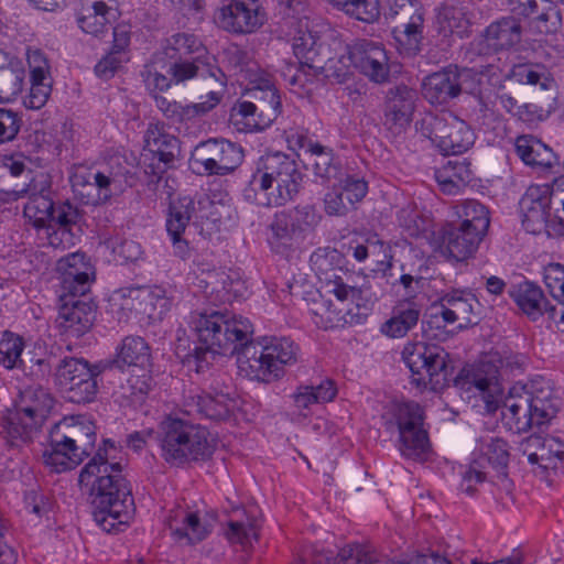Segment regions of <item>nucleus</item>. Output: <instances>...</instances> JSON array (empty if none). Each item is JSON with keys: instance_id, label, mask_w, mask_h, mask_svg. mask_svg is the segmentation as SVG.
Segmentation results:
<instances>
[{"instance_id": "39448f33", "label": "nucleus", "mask_w": 564, "mask_h": 564, "mask_svg": "<svg viewBox=\"0 0 564 564\" xmlns=\"http://www.w3.org/2000/svg\"><path fill=\"white\" fill-rule=\"evenodd\" d=\"M29 200L24 205L23 214L36 228H54L48 236L50 245L57 247L62 237L70 234V226L77 224L80 215L78 209L69 202L56 203L53 198L52 185L47 176L40 175L25 183Z\"/></svg>"}, {"instance_id": "774afa93", "label": "nucleus", "mask_w": 564, "mask_h": 564, "mask_svg": "<svg viewBox=\"0 0 564 564\" xmlns=\"http://www.w3.org/2000/svg\"><path fill=\"white\" fill-rule=\"evenodd\" d=\"M336 185L343 189V193L348 202L354 206L360 202L368 192V184L364 178L354 175L345 174L339 175L336 180Z\"/></svg>"}, {"instance_id": "f8f14e48", "label": "nucleus", "mask_w": 564, "mask_h": 564, "mask_svg": "<svg viewBox=\"0 0 564 564\" xmlns=\"http://www.w3.org/2000/svg\"><path fill=\"white\" fill-rule=\"evenodd\" d=\"M141 76L148 90L153 94L158 109L173 123H184L204 116L220 101V96L216 91H210L207 95V100L203 102L182 105L175 100H167L156 93L171 88L174 84L171 75H164L154 66L147 65L141 72Z\"/></svg>"}, {"instance_id": "49530a36", "label": "nucleus", "mask_w": 564, "mask_h": 564, "mask_svg": "<svg viewBox=\"0 0 564 564\" xmlns=\"http://www.w3.org/2000/svg\"><path fill=\"white\" fill-rule=\"evenodd\" d=\"M145 141L149 149L166 169L172 167L181 155L180 140L156 127L148 129Z\"/></svg>"}, {"instance_id": "dca6fc26", "label": "nucleus", "mask_w": 564, "mask_h": 564, "mask_svg": "<svg viewBox=\"0 0 564 564\" xmlns=\"http://www.w3.org/2000/svg\"><path fill=\"white\" fill-rule=\"evenodd\" d=\"M98 373L97 367H90L85 359L65 357L56 366L55 377L66 399L80 404L95 400Z\"/></svg>"}, {"instance_id": "20e7f679", "label": "nucleus", "mask_w": 564, "mask_h": 564, "mask_svg": "<svg viewBox=\"0 0 564 564\" xmlns=\"http://www.w3.org/2000/svg\"><path fill=\"white\" fill-rule=\"evenodd\" d=\"M464 377L456 380V386L466 390L476 389L485 402V410L494 414L501 408L503 424L516 433L527 432L533 426H539L531 411L528 398L514 391V386L503 400L498 398L501 387L498 380L499 369L492 361H480L470 370H464Z\"/></svg>"}, {"instance_id": "c9c22d12", "label": "nucleus", "mask_w": 564, "mask_h": 564, "mask_svg": "<svg viewBox=\"0 0 564 564\" xmlns=\"http://www.w3.org/2000/svg\"><path fill=\"white\" fill-rule=\"evenodd\" d=\"M121 366L135 367L147 371L151 366V350L141 336H127L117 348L116 359L108 367L106 373L115 376Z\"/></svg>"}, {"instance_id": "e2e57ef3", "label": "nucleus", "mask_w": 564, "mask_h": 564, "mask_svg": "<svg viewBox=\"0 0 564 564\" xmlns=\"http://www.w3.org/2000/svg\"><path fill=\"white\" fill-rule=\"evenodd\" d=\"M23 124L20 112L8 108H0V145L17 139Z\"/></svg>"}, {"instance_id": "1a4fd4ad", "label": "nucleus", "mask_w": 564, "mask_h": 564, "mask_svg": "<svg viewBox=\"0 0 564 564\" xmlns=\"http://www.w3.org/2000/svg\"><path fill=\"white\" fill-rule=\"evenodd\" d=\"M321 219L322 216L312 205H299L275 213L269 226L271 247L282 254L297 250Z\"/></svg>"}, {"instance_id": "5fc2aeb1", "label": "nucleus", "mask_w": 564, "mask_h": 564, "mask_svg": "<svg viewBox=\"0 0 564 564\" xmlns=\"http://www.w3.org/2000/svg\"><path fill=\"white\" fill-rule=\"evenodd\" d=\"M245 519L230 520L226 536L231 543L251 545L252 541L259 540L260 523L256 516L243 511Z\"/></svg>"}, {"instance_id": "6e6d98bb", "label": "nucleus", "mask_w": 564, "mask_h": 564, "mask_svg": "<svg viewBox=\"0 0 564 564\" xmlns=\"http://www.w3.org/2000/svg\"><path fill=\"white\" fill-rule=\"evenodd\" d=\"M349 17L365 23H373L380 17L379 0H329Z\"/></svg>"}, {"instance_id": "de8ad7c7", "label": "nucleus", "mask_w": 564, "mask_h": 564, "mask_svg": "<svg viewBox=\"0 0 564 564\" xmlns=\"http://www.w3.org/2000/svg\"><path fill=\"white\" fill-rule=\"evenodd\" d=\"M456 214L459 217L457 226L467 230L485 236L489 225V212L487 207L478 200L468 199L456 207Z\"/></svg>"}, {"instance_id": "69168bd1", "label": "nucleus", "mask_w": 564, "mask_h": 564, "mask_svg": "<svg viewBox=\"0 0 564 564\" xmlns=\"http://www.w3.org/2000/svg\"><path fill=\"white\" fill-rule=\"evenodd\" d=\"M314 312L315 315L321 318V321H316L315 323L325 329L336 327L340 323L352 321L350 311L344 314L341 308L334 307L329 301H324Z\"/></svg>"}, {"instance_id": "864d4df0", "label": "nucleus", "mask_w": 564, "mask_h": 564, "mask_svg": "<svg viewBox=\"0 0 564 564\" xmlns=\"http://www.w3.org/2000/svg\"><path fill=\"white\" fill-rule=\"evenodd\" d=\"M169 59L184 58L186 54H206L202 41L194 34L176 33L169 37L162 47Z\"/></svg>"}, {"instance_id": "7c9ffc66", "label": "nucleus", "mask_w": 564, "mask_h": 564, "mask_svg": "<svg viewBox=\"0 0 564 564\" xmlns=\"http://www.w3.org/2000/svg\"><path fill=\"white\" fill-rule=\"evenodd\" d=\"M510 296L514 300L519 308L532 321H536L544 313L557 322L558 310L551 305L544 297L543 291L534 283L524 281L512 285L509 290Z\"/></svg>"}, {"instance_id": "2f4dec72", "label": "nucleus", "mask_w": 564, "mask_h": 564, "mask_svg": "<svg viewBox=\"0 0 564 564\" xmlns=\"http://www.w3.org/2000/svg\"><path fill=\"white\" fill-rule=\"evenodd\" d=\"M44 463L56 473L74 469L84 457L55 424L50 431V443L43 452Z\"/></svg>"}, {"instance_id": "a18cd8bd", "label": "nucleus", "mask_w": 564, "mask_h": 564, "mask_svg": "<svg viewBox=\"0 0 564 564\" xmlns=\"http://www.w3.org/2000/svg\"><path fill=\"white\" fill-rule=\"evenodd\" d=\"M421 315V307L411 301L399 303L390 319L381 326V332L391 338H401L416 326Z\"/></svg>"}, {"instance_id": "cd10ccee", "label": "nucleus", "mask_w": 564, "mask_h": 564, "mask_svg": "<svg viewBox=\"0 0 564 564\" xmlns=\"http://www.w3.org/2000/svg\"><path fill=\"white\" fill-rule=\"evenodd\" d=\"M416 99V91L406 85L390 87L384 96V126L398 132L409 126Z\"/></svg>"}, {"instance_id": "f704fd0d", "label": "nucleus", "mask_w": 564, "mask_h": 564, "mask_svg": "<svg viewBox=\"0 0 564 564\" xmlns=\"http://www.w3.org/2000/svg\"><path fill=\"white\" fill-rule=\"evenodd\" d=\"M514 391L528 398V403L539 426L554 417L560 409V399L549 383H532L529 388L514 386Z\"/></svg>"}, {"instance_id": "052dcab7", "label": "nucleus", "mask_w": 564, "mask_h": 564, "mask_svg": "<svg viewBox=\"0 0 564 564\" xmlns=\"http://www.w3.org/2000/svg\"><path fill=\"white\" fill-rule=\"evenodd\" d=\"M110 176L111 173H105L104 170L94 172L91 204L106 203L113 194L122 192L118 187L119 181Z\"/></svg>"}, {"instance_id": "b1692460", "label": "nucleus", "mask_w": 564, "mask_h": 564, "mask_svg": "<svg viewBox=\"0 0 564 564\" xmlns=\"http://www.w3.org/2000/svg\"><path fill=\"white\" fill-rule=\"evenodd\" d=\"M390 18H398L392 33L398 42L410 50L417 51L423 39L424 18L416 0H394L390 7Z\"/></svg>"}, {"instance_id": "603ef678", "label": "nucleus", "mask_w": 564, "mask_h": 564, "mask_svg": "<svg viewBox=\"0 0 564 564\" xmlns=\"http://www.w3.org/2000/svg\"><path fill=\"white\" fill-rule=\"evenodd\" d=\"M24 338L11 330H4L0 339V366L7 370L23 367Z\"/></svg>"}, {"instance_id": "a211bd4d", "label": "nucleus", "mask_w": 564, "mask_h": 564, "mask_svg": "<svg viewBox=\"0 0 564 564\" xmlns=\"http://www.w3.org/2000/svg\"><path fill=\"white\" fill-rule=\"evenodd\" d=\"M473 76V69L449 65L424 78L422 95L431 105H448L463 91H468L469 87L467 84Z\"/></svg>"}, {"instance_id": "09e8293b", "label": "nucleus", "mask_w": 564, "mask_h": 564, "mask_svg": "<svg viewBox=\"0 0 564 564\" xmlns=\"http://www.w3.org/2000/svg\"><path fill=\"white\" fill-rule=\"evenodd\" d=\"M2 426L8 442L17 447L31 442L41 429L31 419H26L25 415L17 410L9 412L8 416L3 420Z\"/></svg>"}, {"instance_id": "4d7b16f0", "label": "nucleus", "mask_w": 564, "mask_h": 564, "mask_svg": "<svg viewBox=\"0 0 564 564\" xmlns=\"http://www.w3.org/2000/svg\"><path fill=\"white\" fill-rule=\"evenodd\" d=\"M150 377L145 372L141 376L129 375L124 376L123 380L120 379L119 386L115 389V393L122 399L139 401L150 391Z\"/></svg>"}, {"instance_id": "37998d69", "label": "nucleus", "mask_w": 564, "mask_h": 564, "mask_svg": "<svg viewBox=\"0 0 564 564\" xmlns=\"http://www.w3.org/2000/svg\"><path fill=\"white\" fill-rule=\"evenodd\" d=\"M337 390L332 380H325L317 386H300L292 394L293 405L296 412L307 417L315 404L332 401Z\"/></svg>"}, {"instance_id": "ddd939ff", "label": "nucleus", "mask_w": 564, "mask_h": 564, "mask_svg": "<svg viewBox=\"0 0 564 564\" xmlns=\"http://www.w3.org/2000/svg\"><path fill=\"white\" fill-rule=\"evenodd\" d=\"M322 44L311 31L300 30L293 41V52L297 63L285 62L281 70L284 82L291 90L304 94L311 90L310 85L318 76L322 68Z\"/></svg>"}, {"instance_id": "58836bf2", "label": "nucleus", "mask_w": 564, "mask_h": 564, "mask_svg": "<svg viewBox=\"0 0 564 564\" xmlns=\"http://www.w3.org/2000/svg\"><path fill=\"white\" fill-rule=\"evenodd\" d=\"M522 28L514 17L502 18L489 24L482 43L487 48L499 52L508 51L521 42Z\"/></svg>"}, {"instance_id": "4be33fe9", "label": "nucleus", "mask_w": 564, "mask_h": 564, "mask_svg": "<svg viewBox=\"0 0 564 564\" xmlns=\"http://www.w3.org/2000/svg\"><path fill=\"white\" fill-rule=\"evenodd\" d=\"M347 61L375 83H384L389 77V58L384 47L378 42L357 40L348 47Z\"/></svg>"}, {"instance_id": "473e14b6", "label": "nucleus", "mask_w": 564, "mask_h": 564, "mask_svg": "<svg viewBox=\"0 0 564 564\" xmlns=\"http://www.w3.org/2000/svg\"><path fill=\"white\" fill-rule=\"evenodd\" d=\"M482 238L454 223L447 224L443 228L441 252L448 259L464 261L476 252Z\"/></svg>"}, {"instance_id": "7ed1b4c3", "label": "nucleus", "mask_w": 564, "mask_h": 564, "mask_svg": "<svg viewBox=\"0 0 564 564\" xmlns=\"http://www.w3.org/2000/svg\"><path fill=\"white\" fill-rule=\"evenodd\" d=\"M198 344L182 354L181 344L176 346V355L188 367L194 366L199 372L207 367L216 355L242 356L248 346H252L253 326L243 316L228 312L200 314L195 326Z\"/></svg>"}, {"instance_id": "72a5a7b5", "label": "nucleus", "mask_w": 564, "mask_h": 564, "mask_svg": "<svg viewBox=\"0 0 564 564\" xmlns=\"http://www.w3.org/2000/svg\"><path fill=\"white\" fill-rule=\"evenodd\" d=\"M263 182V174L256 172L248 185L242 191L243 198L250 203L262 207L283 206L295 196L285 192L272 180Z\"/></svg>"}, {"instance_id": "393cba45", "label": "nucleus", "mask_w": 564, "mask_h": 564, "mask_svg": "<svg viewBox=\"0 0 564 564\" xmlns=\"http://www.w3.org/2000/svg\"><path fill=\"white\" fill-rule=\"evenodd\" d=\"M62 274V294L86 296L94 281L95 270L83 252H74L57 262Z\"/></svg>"}, {"instance_id": "13d9d810", "label": "nucleus", "mask_w": 564, "mask_h": 564, "mask_svg": "<svg viewBox=\"0 0 564 564\" xmlns=\"http://www.w3.org/2000/svg\"><path fill=\"white\" fill-rule=\"evenodd\" d=\"M544 282L552 297L563 307L558 318L564 322V265L550 263L544 268Z\"/></svg>"}, {"instance_id": "c756f323", "label": "nucleus", "mask_w": 564, "mask_h": 564, "mask_svg": "<svg viewBox=\"0 0 564 564\" xmlns=\"http://www.w3.org/2000/svg\"><path fill=\"white\" fill-rule=\"evenodd\" d=\"M513 15L530 19L540 33L555 32L561 19L560 11L547 0H508Z\"/></svg>"}, {"instance_id": "423d86ee", "label": "nucleus", "mask_w": 564, "mask_h": 564, "mask_svg": "<svg viewBox=\"0 0 564 564\" xmlns=\"http://www.w3.org/2000/svg\"><path fill=\"white\" fill-rule=\"evenodd\" d=\"M162 457L171 465L204 460L214 451V440L206 427L180 417H166L160 426Z\"/></svg>"}, {"instance_id": "5701e85b", "label": "nucleus", "mask_w": 564, "mask_h": 564, "mask_svg": "<svg viewBox=\"0 0 564 564\" xmlns=\"http://www.w3.org/2000/svg\"><path fill=\"white\" fill-rule=\"evenodd\" d=\"M509 458V446L503 438L486 434L477 440L473 460L481 468L491 466L497 471L495 484L507 494H510L513 487L507 473Z\"/></svg>"}, {"instance_id": "2eb2a0df", "label": "nucleus", "mask_w": 564, "mask_h": 564, "mask_svg": "<svg viewBox=\"0 0 564 564\" xmlns=\"http://www.w3.org/2000/svg\"><path fill=\"white\" fill-rule=\"evenodd\" d=\"M252 100L239 101L232 109L234 117H241L249 131H262L270 127L282 112L279 90L270 82L249 89Z\"/></svg>"}, {"instance_id": "680f3d73", "label": "nucleus", "mask_w": 564, "mask_h": 564, "mask_svg": "<svg viewBox=\"0 0 564 564\" xmlns=\"http://www.w3.org/2000/svg\"><path fill=\"white\" fill-rule=\"evenodd\" d=\"M350 66L352 64L347 61V55H341L338 58H329L327 62L322 58V68L318 75H324L328 80L343 84L347 82L351 75Z\"/></svg>"}, {"instance_id": "4c0bfd02", "label": "nucleus", "mask_w": 564, "mask_h": 564, "mask_svg": "<svg viewBox=\"0 0 564 564\" xmlns=\"http://www.w3.org/2000/svg\"><path fill=\"white\" fill-rule=\"evenodd\" d=\"M54 406V398L40 386H30L20 391L15 410L42 427Z\"/></svg>"}, {"instance_id": "6e6552de", "label": "nucleus", "mask_w": 564, "mask_h": 564, "mask_svg": "<svg viewBox=\"0 0 564 564\" xmlns=\"http://www.w3.org/2000/svg\"><path fill=\"white\" fill-rule=\"evenodd\" d=\"M402 357L412 373V383L417 388L440 391L449 384L448 354L444 348L421 341L408 344Z\"/></svg>"}, {"instance_id": "f257e3e1", "label": "nucleus", "mask_w": 564, "mask_h": 564, "mask_svg": "<svg viewBox=\"0 0 564 564\" xmlns=\"http://www.w3.org/2000/svg\"><path fill=\"white\" fill-rule=\"evenodd\" d=\"M108 447H115L109 440L82 469L78 481L82 487H90L96 523L108 533H117L131 519L134 501L121 464L108 462Z\"/></svg>"}, {"instance_id": "ea45409f", "label": "nucleus", "mask_w": 564, "mask_h": 564, "mask_svg": "<svg viewBox=\"0 0 564 564\" xmlns=\"http://www.w3.org/2000/svg\"><path fill=\"white\" fill-rule=\"evenodd\" d=\"M234 401L226 394H195L185 402V412L189 415H200L213 421H225L230 416Z\"/></svg>"}, {"instance_id": "c03bdc74", "label": "nucleus", "mask_w": 564, "mask_h": 564, "mask_svg": "<svg viewBox=\"0 0 564 564\" xmlns=\"http://www.w3.org/2000/svg\"><path fill=\"white\" fill-rule=\"evenodd\" d=\"M57 427L65 434L73 446H76L83 457H87L95 448L96 431L91 422L78 421L75 417H65Z\"/></svg>"}, {"instance_id": "4468645a", "label": "nucleus", "mask_w": 564, "mask_h": 564, "mask_svg": "<svg viewBox=\"0 0 564 564\" xmlns=\"http://www.w3.org/2000/svg\"><path fill=\"white\" fill-rule=\"evenodd\" d=\"M243 160L242 149L228 140L209 139L197 144L189 166L198 175L225 176L234 172Z\"/></svg>"}, {"instance_id": "9d476101", "label": "nucleus", "mask_w": 564, "mask_h": 564, "mask_svg": "<svg viewBox=\"0 0 564 564\" xmlns=\"http://www.w3.org/2000/svg\"><path fill=\"white\" fill-rule=\"evenodd\" d=\"M415 129L422 137L430 139L445 155L462 154L475 142L471 128L452 112L425 115L415 122Z\"/></svg>"}, {"instance_id": "338daca9", "label": "nucleus", "mask_w": 564, "mask_h": 564, "mask_svg": "<svg viewBox=\"0 0 564 564\" xmlns=\"http://www.w3.org/2000/svg\"><path fill=\"white\" fill-rule=\"evenodd\" d=\"M443 301L455 311L459 321L470 323L475 302L473 295L464 294L460 291H452L443 295Z\"/></svg>"}, {"instance_id": "3c124183", "label": "nucleus", "mask_w": 564, "mask_h": 564, "mask_svg": "<svg viewBox=\"0 0 564 564\" xmlns=\"http://www.w3.org/2000/svg\"><path fill=\"white\" fill-rule=\"evenodd\" d=\"M310 154L313 158L314 174L323 182L337 180L341 175V164L339 159L335 156L333 149L318 143L312 148Z\"/></svg>"}, {"instance_id": "f03ea898", "label": "nucleus", "mask_w": 564, "mask_h": 564, "mask_svg": "<svg viewBox=\"0 0 564 564\" xmlns=\"http://www.w3.org/2000/svg\"><path fill=\"white\" fill-rule=\"evenodd\" d=\"M198 344L182 354L181 344L176 346V355L188 367L194 366L199 372L207 367L216 355L242 356L248 346H252L253 326L243 316L228 312L200 314L195 326Z\"/></svg>"}, {"instance_id": "aec40b11", "label": "nucleus", "mask_w": 564, "mask_h": 564, "mask_svg": "<svg viewBox=\"0 0 564 564\" xmlns=\"http://www.w3.org/2000/svg\"><path fill=\"white\" fill-rule=\"evenodd\" d=\"M218 25L235 34H250L267 21V11L261 0H230L215 14Z\"/></svg>"}, {"instance_id": "8fccbe9b", "label": "nucleus", "mask_w": 564, "mask_h": 564, "mask_svg": "<svg viewBox=\"0 0 564 564\" xmlns=\"http://www.w3.org/2000/svg\"><path fill=\"white\" fill-rule=\"evenodd\" d=\"M193 218L197 219V209L191 197H183L172 203L166 218L167 235L177 237V235L185 234V229Z\"/></svg>"}, {"instance_id": "0eeeda50", "label": "nucleus", "mask_w": 564, "mask_h": 564, "mask_svg": "<svg viewBox=\"0 0 564 564\" xmlns=\"http://www.w3.org/2000/svg\"><path fill=\"white\" fill-rule=\"evenodd\" d=\"M299 346L288 337H272L265 345L252 344L238 358V368L250 379L271 381L283 375V367L294 365Z\"/></svg>"}, {"instance_id": "bf43d9fd", "label": "nucleus", "mask_w": 564, "mask_h": 564, "mask_svg": "<svg viewBox=\"0 0 564 564\" xmlns=\"http://www.w3.org/2000/svg\"><path fill=\"white\" fill-rule=\"evenodd\" d=\"M507 78L519 84L540 85L542 88H546V70L539 64L513 65L508 73Z\"/></svg>"}, {"instance_id": "9b49d317", "label": "nucleus", "mask_w": 564, "mask_h": 564, "mask_svg": "<svg viewBox=\"0 0 564 564\" xmlns=\"http://www.w3.org/2000/svg\"><path fill=\"white\" fill-rule=\"evenodd\" d=\"M522 226L532 234L549 238L564 237V218L560 209L553 213V193L549 185L530 186L520 200Z\"/></svg>"}, {"instance_id": "c85d7f7f", "label": "nucleus", "mask_w": 564, "mask_h": 564, "mask_svg": "<svg viewBox=\"0 0 564 564\" xmlns=\"http://www.w3.org/2000/svg\"><path fill=\"white\" fill-rule=\"evenodd\" d=\"M167 75H171L174 84H183L195 77H210L225 86V74L214 65V57L208 54H199L193 58L170 59L166 68Z\"/></svg>"}, {"instance_id": "412c9836", "label": "nucleus", "mask_w": 564, "mask_h": 564, "mask_svg": "<svg viewBox=\"0 0 564 564\" xmlns=\"http://www.w3.org/2000/svg\"><path fill=\"white\" fill-rule=\"evenodd\" d=\"M95 307L86 296L61 294L55 323L62 334L79 338L93 326Z\"/></svg>"}, {"instance_id": "f3484780", "label": "nucleus", "mask_w": 564, "mask_h": 564, "mask_svg": "<svg viewBox=\"0 0 564 564\" xmlns=\"http://www.w3.org/2000/svg\"><path fill=\"white\" fill-rule=\"evenodd\" d=\"M341 256L336 249L319 248L311 254L310 264L321 281L326 283L327 292L334 294L339 302L350 300L360 307V301L368 295L367 288H355L346 284L338 274Z\"/></svg>"}, {"instance_id": "a19ab883", "label": "nucleus", "mask_w": 564, "mask_h": 564, "mask_svg": "<svg viewBox=\"0 0 564 564\" xmlns=\"http://www.w3.org/2000/svg\"><path fill=\"white\" fill-rule=\"evenodd\" d=\"M514 145L517 154L527 165L550 170L560 164L553 150L533 135L518 137Z\"/></svg>"}, {"instance_id": "0e129e2a", "label": "nucleus", "mask_w": 564, "mask_h": 564, "mask_svg": "<svg viewBox=\"0 0 564 564\" xmlns=\"http://www.w3.org/2000/svg\"><path fill=\"white\" fill-rule=\"evenodd\" d=\"M25 72L19 61L15 65L0 73V93L8 97L19 95L23 89Z\"/></svg>"}, {"instance_id": "bb28decb", "label": "nucleus", "mask_w": 564, "mask_h": 564, "mask_svg": "<svg viewBox=\"0 0 564 564\" xmlns=\"http://www.w3.org/2000/svg\"><path fill=\"white\" fill-rule=\"evenodd\" d=\"M262 167L257 172L263 174V182L272 180L285 192L296 196L303 183V173L297 162L290 155L282 152L269 153L262 158Z\"/></svg>"}, {"instance_id": "79ce46f5", "label": "nucleus", "mask_w": 564, "mask_h": 564, "mask_svg": "<svg viewBox=\"0 0 564 564\" xmlns=\"http://www.w3.org/2000/svg\"><path fill=\"white\" fill-rule=\"evenodd\" d=\"M166 521L171 534L177 541H186L187 544H194L207 536L208 531L194 512L177 508L171 511Z\"/></svg>"}, {"instance_id": "e433bc0d", "label": "nucleus", "mask_w": 564, "mask_h": 564, "mask_svg": "<svg viewBox=\"0 0 564 564\" xmlns=\"http://www.w3.org/2000/svg\"><path fill=\"white\" fill-rule=\"evenodd\" d=\"M116 18V9L107 2L102 0H82L77 23L85 33L98 36L108 31Z\"/></svg>"}, {"instance_id": "a878e982", "label": "nucleus", "mask_w": 564, "mask_h": 564, "mask_svg": "<svg viewBox=\"0 0 564 564\" xmlns=\"http://www.w3.org/2000/svg\"><path fill=\"white\" fill-rule=\"evenodd\" d=\"M518 451L531 465L542 470L555 469L564 457V442L551 435L532 434L519 443Z\"/></svg>"}, {"instance_id": "6ab92c4d", "label": "nucleus", "mask_w": 564, "mask_h": 564, "mask_svg": "<svg viewBox=\"0 0 564 564\" xmlns=\"http://www.w3.org/2000/svg\"><path fill=\"white\" fill-rule=\"evenodd\" d=\"M395 417L402 455L422 459L430 448V442L427 432L423 429L421 406L415 402L403 403L398 408Z\"/></svg>"}]
</instances>
